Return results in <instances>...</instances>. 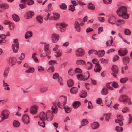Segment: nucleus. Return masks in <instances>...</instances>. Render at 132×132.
<instances>
[{
    "label": "nucleus",
    "mask_w": 132,
    "mask_h": 132,
    "mask_svg": "<svg viewBox=\"0 0 132 132\" xmlns=\"http://www.w3.org/2000/svg\"><path fill=\"white\" fill-rule=\"evenodd\" d=\"M127 12V9L124 6H122L119 8L116 12L119 16H121L123 18L126 19H128L129 17V15Z\"/></svg>",
    "instance_id": "nucleus-1"
},
{
    "label": "nucleus",
    "mask_w": 132,
    "mask_h": 132,
    "mask_svg": "<svg viewBox=\"0 0 132 132\" xmlns=\"http://www.w3.org/2000/svg\"><path fill=\"white\" fill-rule=\"evenodd\" d=\"M49 45L48 44H46L45 45L44 47V53H42L40 56L42 57H44L47 56V57L48 59H50L51 56L50 55H48L50 54V51L49 49Z\"/></svg>",
    "instance_id": "nucleus-2"
},
{
    "label": "nucleus",
    "mask_w": 132,
    "mask_h": 132,
    "mask_svg": "<svg viewBox=\"0 0 132 132\" xmlns=\"http://www.w3.org/2000/svg\"><path fill=\"white\" fill-rule=\"evenodd\" d=\"M9 114L10 112L9 110L5 109L3 110L0 115V117L1 118V121L7 119L8 118Z\"/></svg>",
    "instance_id": "nucleus-3"
},
{
    "label": "nucleus",
    "mask_w": 132,
    "mask_h": 132,
    "mask_svg": "<svg viewBox=\"0 0 132 132\" xmlns=\"http://www.w3.org/2000/svg\"><path fill=\"white\" fill-rule=\"evenodd\" d=\"M12 47L14 53H17L18 52L19 48V45L17 39H14Z\"/></svg>",
    "instance_id": "nucleus-4"
},
{
    "label": "nucleus",
    "mask_w": 132,
    "mask_h": 132,
    "mask_svg": "<svg viewBox=\"0 0 132 132\" xmlns=\"http://www.w3.org/2000/svg\"><path fill=\"white\" fill-rule=\"evenodd\" d=\"M56 28L58 30L61 32H63L65 31V30H62L61 27L64 28L67 27V25L64 22L60 23H57L56 25Z\"/></svg>",
    "instance_id": "nucleus-5"
},
{
    "label": "nucleus",
    "mask_w": 132,
    "mask_h": 132,
    "mask_svg": "<svg viewBox=\"0 0 132 132\" xmlns=\"http://www.w3.org/2000/svg\"><path fill=\"white\" fill-rule=\"evenodd\" d=\"M60 98L64 100V101L62 103H60L59 102H58L57 105L59 108L62 109L63 108L62 107L64 106L66 104L67 98L65 96H62L60 97Z\"/></svg>",
    "instance_id": "nucleus-6"
},
{
    "label": "nucleus",
    "mask_w": 132,
    "mask_h": 132,
    "mask_svg": "<svg viewBox=\"0 0 132 132\" xmlns=\"http://www.w3.org/2000/svg\"><path fill=\"white\" fill-rule=\"evenodd\" d=\"M16 59L14 57H10L7 59V61L9 64L11 66L14 65L16 62Z\"/></svg>",
    "instance_id": "nucleus-7"
},
{
    "label": "nucleus",
    "mask_w": 132,
    "mask_h": 132,
    "mask_svg": "<svg viewBox=\"0 0 132 132\" xmlns=\"http://www.w3.org/2000/svg\"><path fill=\"white\" fill-rule=\"evenodd\" d=\"M53 113L50 110H48L47 111V120L48 121H51L53 117Z\"/></svg>",
    "instance_id": "nucleus-8"
},
{
    "label": "nucleus",
    "mask_w": 132,
    "mask_h": 132,
    "mask_svg": "<svg viewBox=\"0 0 132 132\" xmlns=\"http://www.w3.org/2000/svg\"><path fill=\"white\" fill-rule=\"evenodd\" d=\"M22 120L23 122L26 124H28L30 122L29 116L27 114H24L22 116Z\"/></svg>",
    "instance_id": "nucleus-9"
},
{
    "label": "nucleus",
    "mask_w": 132,
    "mask_h": 132,
    "mask_svg": "<svg viewBox=\"0 0 132 132\" xmlns=\"http://www.w3.org/2000/svg\"><path fill=\"white\" fill-rule=\"evenodd\" d=\"M59 38V36L58 34L54 33L52 35V41L53 43H56L58 41Z\"/></svg>",
    "instance_id": "nucleus-10"
},
{
    "label": "nucleus",
    "mask_w": 132,
    "mask_h": 132,
    "mask_svg": "<svg viewBox=\"0 0 132 132\" xmlns=\"http://www.w3.org/2000/svg\"><path fill=\"white\" fill-rule=\"evenodd\" d=\"M128 97L126 95L124 94L120 96L119 100L120 102L125 103L128 100Z\"/></svg>",
    "instance_id": "nucleus-11"
},
{
    "label": "nucleus",
    "mask_w": 132,
    "mask_h": 132,
    "mask_svg": "<svg viewBox=\"0 0 132 132\" xmlns=\"http://www.w3.org/2000/svg\"><path fill=\"white\" fill-rule=\"evenodd\" d=\"M84 54V50L81 48H79L75 51V54L77 56H81Z\"/></svg>",
    "instance_id": "nucleus-12"
},
{
    "label": "nucleus",
    "mask_w": 132,
    "mask_h": 132,
    "mask_svg": "<svg viewBox=\"0 0 132 132\" xmlns=\"http://www.w3.org/2000/svg\"><path fill=\"white\" fill-rule=\"evenodd\" d=\"M88 77H85V76L81 74H78L77 75V77L79 80H85L87 79L90 76V74L89 73L88 71Z\"/></svg>",
    "instance_id": "nucleus-13"
},
{
    "label": "nucleus",
    "mask_w": 132,
    "mask_h": 132,
    "mask_svg": "<svg viewBox=\"0 0 132 132\" xmlns=\"http://www.w3.org/2000/svg\"><path fill=\"white\" fill-rule=\"evenodd\" d=\"M34 15V13L31 11H29L26 12L24 15V18L27 19H29L31 18Z\"/></svg>",
    "instance_id": "nucleus-14"
},
{
    "label": "nucleus",
    "mask_w": 132,
    "mask_h": 132,
    "mask_svg": "<svg viewBox=\"0 0 132 132\" xmlns=\"http://www.w3.org/2000/svg\"><path fill=\"white\" fill-rule=\"evenodd\" d=\"M38 106H31L30 110V113L32 114H36L37 112Z\"/></svg>",
    "instance_id": "nucleus-15"
},
{
    "label": "nucleus",
    "mask_w": 132,
    "mask_h": 132,
    "mask_svg": "<svg viewBox=\"0 0 132 132\" xmlns=\"http://www.w3.org/2000/svg\"><path fill=\"white\" fill-rule=\"evenodd\" d=\"M39 116L41 121H45L47 120V115L44 112H40Z\"/></svg>",
    "instance_id": "nucleus-16"
},
{
    "label": "nucleus",
    "mask_w": 132,
    "mask_h": 132,
    "mask_svg": "<svg viewBox=\"0 0 132 132\" xmlns=\"http://www.w3.org/2000/svg\"><path fill=\"white\" fill-rule=\"evenodd\" d=\"M53 106L51 107L52 112L53 113L56 114L58 112V109L56 106V103L55 102L53 103Z\"/></svg>",
    "instance_id": "nucleus-17"
},
{
    "label": "nucleus",
    "mask_w": 132,
    "mask_h": 132,
    "mask_svg": "<svg viewBox=\"0 0 132 132\" xmlns=\"http://www.w3.org/2000/svg\"><path fill=\"white\" fill-rule=\"evenodd\" d=\"M74 28L78 32L81 31V28L80 26V24L77 21H76L74 23Z\"/></svg>",
    "instance_id": "nucleus-18"
},
{
    "label": "nucleus",
    "mask_w": 132,
    "mask_h": 132,
    "mask_svg": "<svg viewBox=\"0 0 132 132\" xmlns=\"http://www.w3.org/2000/svg\"><path fill=\"white\" fill-rule=\"evenodd\" d=\"M108 22L110 23L114 24L116 22V18L114 16H112L108 19Z\"/></svg>",
    "instance_id": "nucleus-19"
},
{
    "label": "nucleus",
    "mask_w": 132,
    "mask_h": 132,
    "mask_svg": "<svg viewBox=\"0 0 132 132\" xmlns=\"http://www.w3.org/2000/svg\"><path fill=\"white\" fill-rule=\"evenodd\" d=\"M118 53L120 56H123L127 54V51L126 50L121 49L118 51Z\"/></svg>",
    "instance_id": "nucleus-20"
},
{
    "label": "nucleus",
    "mask_w": 132,
    "mask_h": 132,
    "mask_svg": "<svg viewBox=\"0 0 132 132\" xmlns=\"http://www.w3.org/2000/svg\"><path fill=\"white\" fill-rule=\"evenodd\" d=\"M6 37V36L4 34H0V38L2 39L0 40V45L2 44V43H4L6 42V40L4 39Z\"/></svg>",
    "instance_id": "nucleus-21"
},
{
    "label": "nucleus",
    "mask_w": 132,
    "mask_h": 132,
    "mask_svg": "<svg viewBox=\"0 0 132 132\" xmlns=\"http://www.w3.org/2000/svg\"><path fill=\"white\" fill-rule=\"evenodd\" d=\"M81 103L79 101H76L73 104V106L75 109L78 108L81 105Z\"/></svg>",
    "instance_id": "nucleus-22"
},
{
    "label": "nucleus",
    "mask_w": 132,
    "mask_h": 132,
    "mask_svg": "<svg viewBox=\"0 0 132 132\" xmlns=\"http://www.w3.org/2000/svg\"><path fill=\"white\" fill-rule=\"evenodd\" d=\"M32 36V32L29 31L27 32L25 34V38L27 39L31 37Z\"/></svg>",
    "instance_id": "nucleus-23"
},
{
    "label": "nucleus",
    "mask_w": 132,
    "mask_h": 132,
    "mask_svg": "<svg viewBox=\"0 0 132 132\" xmlns=\"http://www.w3.org/2000/svg\"><path fill=\"white\" fill-rule=\"evenodd\" d=\"M48 90V87L43 86L40 88L39 91L41 93H44L47 91Z\"/></svg>",
    "instance_id": "nucleus-24"
},
{
    "label": "nucleus",
    "mask_w": 132,
    "mask_h": 132,
    "mask_svg": "<svg viewBox=\"0 0 132 132\" xmlns=\"http://www.w3.org/2000/svg\"><path fill=\"white\" fill-rule=\"evenodd\" d=\"M87 96L86 92L84 91H81L80 93L79 96L81 98H85Z\"/></svg>",
    "instance_id": "nucleus-25"
},
{
    "label": "nucleus",
    "mask_w": 132,
    "mask_h": 132,
    "mask_svg": "<svg viewBox=\"0 0 132 132\" xmlns=\"http://www.w3.org/2000/svg\"><path fill=\"white\" fill-rule=\"evenodd\" d=\"M112 70L114 73L116 74L118 73V67L117 65H113L112 68Z\"/></svg>",
    "instance_id": "nucleus-26"
},
{
    "label": "nucleus",
    "mask_w": 132,
    "mask_h": 132,
    "mask_svg": "<svg viewBox=\"0 0 132 132\" xmlns=\"http://www.w3.org/2000/svg\"><path fill=\"white\" fill-rule=\"evenodd\" d=\"M60 17V15L58 13H54L53 14V17H51L50 19L51 20H53V18L54 19V20H56L59 19Z\"/></svg>",
    "instance_id": "nucleus-27"
},
{
    "label": "nucleus",
    "mask_w": 132,
    "mask_h": 132,
    "mask_svg": "<svg viewBox=\"0 0 132 132\" xmlns=\"http://www.w3.org/2000/svg\"><path fill=\"white\" fill-rule=\"evenodd\" d=\"M123 63L125 64L126 65L129 62L130 59L128 57H125L122 59Z\"/></svg>",
    "instance_id": "nucleus-28"
},
{
    "label": "nucleus",
    "mask_w": 132,
    "mask_h": 132,
    "mask_svg": "<svg viewBox=\"0 0 132 132\" xmlns=\"http://www.w3.org/2000/svg\"><path fill=\"white\" fill-rule=\"evenodd\" d=\"M101 69V68L99 65V64H97L95 65L94 69V70L96 72H100Z\"/></svg>",
    "instance_id": "nucleus-29"
},
{
    "label": "nucleus",
    "mask_w": 132,
    "mask_h": 132,
    "mask_svg": "<svg viewBox=\"0 0 132 132\" xmlns=\"http://www.w3.org/2000/svg\"><path fill=\"white\" fill-rule=\"evenodd\" d=\"M107 87L104 86L102 89L101 94L103 95H106L108 93Z\"/></svg>",
    "instance_id": "nucleus-30"
},
{
    "label": "nucleus",
    "mask_w": 132,
    "mask_h": 132,
    "mask_svg": "<svg viewBox=\"0 0 132 132\" xmlns=\"http://www.w3.org/2000/svg\"><path fill=\"white\" fill-rule=\"evenodd\" d=\"M99 125V124L98 122H94L93 123L92 127L93 129H95L98 128Z\"/></svg>",
    "instance_id": "nucleus-31"
},
{
    "label": "nucleus",
    "mask_w": 132,
    "mask_h": 132,
    "mask_svg": "<svg viewBox=\"0 0 132 132\" xmlns=\"http://www.w3.org/2000/svg\"><path fill=\"white\" fill-rule=\"evenodd\" d=\"M74 84L73 80L71 79H70L68 81L67 85L69 87L72 86Z\"/></svg>",
    "instance_id": "nucleus-32"
},
{
    "label": "nucleus",
    "mask_w": 132,
    "mask_h": 132,
    "mask_svg": "<svg viewBox=\"0 0 132 132\" xmlns=\"http://www.w3.org/2000/svg\"><path fill=\"white\" fill-rule=\"evenodd\" d=\"M76 63L78 65L84 64L85 63V62L82 60H78L77 61Z\"/></svg>",
    "instance_id": "nucleus-33"
},
{
    "label": "nucleus",
    "mask_w": 132,
    "mask_h": 132,
    "mask_svg": "<svg viewBox=\"0 0 132 132\" xmlns=\"http://www.w3.org/2000/svg\"><path fill=\"white\" fill-rule=\"evenodd\" d=\"M110 114L109 113L104 114L103 117H105V120L106 121L108 122L109 121L110 118Z\"/></svg>",
    "instance_id": "nucleus-34"
},
{
    "label": "nucleus",
    "mask_w": 132,
    "mask_h": 132,
    "mask_svg": "<svg viewBox=\"0 0 132 132\" xmlns=\"http://www.w3.org/2000/svg\"><path fill=\"white\" fill-rule=\"evenodd\" d=\"M70 91L72 93L75 94L78 91V89L76 87H73L71 89Z\"/></svg>",
    "instance_id": "nucleus-35"
},
{
    "label": "nucleus",
    "mask_w": 132,
    "mask_h": 132,
    "mask_svg": "<svg viewBox=\"0 0 132 132\" xmlns=\"http://www.w3.org/2000/svg\"><path fill=\"white\" fill-rule=\"evenodd\" d=\"M105 102L106 106L108 107H109L112 103V101L110 100V98L108 99L107 98Z\"/></svg>",
    "instance_id": "nucleus-36"
},
{
    "label": "nucleus",
    "mask_w": 132,
    "mask_h": 132,
    "mask_svg": "<svg viewBox=\"0 0 132 132\" xmlns=\"http://www.w3.org/2000/svg\"><path fill=\"white\" fill-rule=\"evenodd\" d=\"M50 15L49 13L46 12L44 14V19L46 20H47L48 19Z\"/></svg>",
    "instance_id": "nucleus-37"
},
{
    "label": "nucleus",
    "mask_w": 132,
    "mask_h": 132,
    "mask_svg": "<svg viewBox=\"0 0 132 132\" xmlns=\"http://www.w3.org/2000/svg\"><path fill=\"white\" fill-rule=\"evenodd\" d=\"M104 54L105 52L104 50H102L99 51L97 55L99 57H102L104 55Z\"/></svg>",
    "instance_id": "nucleus-38"
},
{
    "label": "nucleus",
    "mask_w": 132,
    "mask_h": 132,
    "mask_svg": "<svg viewBox=\"0 0 132 132\" xmlns=\"http://www.w3.org/2000/svg\"><path fill=\"white\" fill-rule=\"evenodd\" d=\"M65 109V111L66 113H69L71 111V108L68 106H66L64 107Z\"/></svg>",
    "instance_id": "nucleus-39"
},
{
    "label": "nucleus",
    "mask_w": 132,
    "mask_h": 132,
    "mask_svg": "<svg viewBox=\"0 0 132 132\" xmlns=\"http://www.w3.org/2000/svg\"><path fill=\"white\" fill-rule=\"evenodd\" d=\"M36 19L37 21L40 23H42L43 22V17L40 16H37Z\"/></svg>",
    "instance_id": "nucleus-40"
},
{
    "label": "nucleus",
    "mask_w": 132,
    "mask_h": 132,
    "mask_svg": "<svg viewBox=\"0 0 132 132\" xmlns=\"http://www.w3.org/2000/svg\"><path fill=\"white\" fill-rule=\"evenodd\" d=\"M12 17L13 20L15 21H18L19 20V17L15 14H13L12 15Z\"/></svg>",
    "instance_id": "nucleus-41"
},
{
    "label": "nucleus",
    "mask_w": 132,
    "mask_h": 132,
    "mask_svg": "<svg viewBox=\"0 0 132 132\" xmlns=\"http://www.w3.org/2000/svg\"><path fill=\"white\" fill-rule=\"evenodd\" d=\"M13 124L14 127H17L20 126V123L18 121L15 120L14 121Z\"/></svg>",
    "instance_id": "nucleus-42"
},
{
    "label": "nucleus",
    "mask_w": 132,
    "mask_h": 132,
    "mask_svg": "<svg viewBox=\"0 0 132 132\" xmlns=\"http://www.w3.org/2000/svg\"><path fill=\"white\" fill-rule=\"evenodd\" d=\"M37 55L35 53H34L32 55V57L34 59V61L36 63L38 62V60L37 58L36 57V55Z\"/></svg>",
    "instance_id": "nucleus-43"
},
{
    "label": "nucleus",
    "mask_w": 132,
    "mask_h": 132,
    "mask_svg": "<svg viewBox=\"0 0 132 132\" xmlns=\"http://www.w3.org/2000/svg\"><path fill=\"white\" fill-rule=\"evenodd\" d=\"M60 8L62 10H65L67 8V6L65 3H62L59 5Z\"/></svg>",
    "instance_id": "nucleus-44"
},
{
    "label": "nucleus",
    "mask_w": 132,
    "mask_h": 132,
    "mask_svg": "<svg viewBox=\"0 0 132 132\" xmlns=\"http://www.w3.org/2000/svg\"><path fill=\"white\" fill-rule=\"evenodd\" d=\"M1 8L3 9H6L9 7V5L6 4L4 3L1 5Z\"/></svg>",
    "instance_id": "nucleus-45"
},
{
    "label": "nucleus",
    "mask_w": 132,
    "mask_h": 132,
    "mask_svg": "<svg viewBox=\"0 0 132 132\" xmlns=\"http://www.w3.org/2000/svg\"><path fill=\"white\" fill-rule=\"evenodd\" d=\"M124 31L125 34L127 35H129L131 34L130 30L127 29H125Z\"/></svg>",
    "instance_id": "nucleus-46"
},
{
    "label": "nucleus",
    "mask_w": 132,
    "mask_h": 132,
    "mask_svg": "<svg viewBox=\"0 0 132 132\" xmlns=\"http://www.w3.org/2000/svg\"><path fill=\"white\" fill-rule=\"evenodd\" d=\"M34 69L32 68H29L27 70L25 71L26 73H31L33 72L34 71Z\"/></svg>",
    "instance_id": "nucleus-47"
},
{
    "label": "nucleus",
    "mask_w": 132,
    "mask_h": 132,
    "mask_svg": "<svg viewBox=\"0 0 132 132\" xmlns=\"http://www.w3.org/2000/svg\"><path fill=\"white\" fill-rule=\"evenodd\" d=\"M116 130L118 132H121L123 130V128L122 127L117 126L116 127Z\"/></svg>",
    "instance_id": "nucleus-48"
},
{
    "label": "nucleus",
    "mask_w": 132,
    "mask_h": 132,
    "mask_svg": "<svg viewBox=\"0 0 132 132\" xmlns=\"http://www.w3.org/2000/svg\"><path fill=\"white\" fill-rule=\"evenodd\" d=\"M68 73L69 75L71 76H73L75 74L72 69H70L68 71Z\"/></svg>",
    "instance_id": "nucleus-49"
},
{
    "label": "nucleus",
    "mask_w": 132,
    "mask_h": 132,
    "mask_svg": "<svg viewBox=\"0 0 132 132\" xmlns=\"http://www.w3.org/2000/svg\"><path fill=\"white\" fill-rule=\"evenodd\" d=\"M44 121H40L38 122V124L39 125L42 126L43 127H44L45 125V123Z\"/></svg>",
    "instance_id": "nucleus-50"
},
{
    "label": "nucleus",
    "mask_w": 132,
    "mask_h": 132,
    "mask_svg": "<svg viewBox=\"0 0 132 132\" xmlns=\"http://www.w3.org/2000/svg\"><path fill=\"white\" fill-rule=\"evenodd\" d=\"M75 71L76 73H80L82 72V70L79 68H77L75 70Z\"/></svg>",
    "instance_id": "nucleus-51"
},
{
    "label": "nucleus",
    "mask_w": 132,
    "mask_h": 132,
    "mask_svg": "<svg viewBox=\"0 0 132 132\" xmlns=\"http://www.w3.org/2000/svg\"><path fill=\"white\" fill-rule=\"evenodd\" d=\"M49 64L50 65H53L57 63L56 61L54 60H51L48 62Z\"/></svg>",
    "instance_id": "nucleus-52"
},
{
    "label": "nucleus",
    "mask_w": 132,
    "mask_h": 132,
    "mask_svg": "<svg viewBox=\"0 0 132 132\" xmlns=\"http://www.w3.org/2000/svg\"><path fill=\"white\" fill-rule=\"evenodd\" d=\"M88 123V122L86 119H84L82 121L81 125L82 126L86 125Z\"/></svg>",
    "instance_id": "nucleus-53"
},
{
    "label": "nucleus",
    "mask_w": 132,
    "mask_h": 132,
    "mask_svg": "<svg viewBox=\"0 0 132 132\" xmlns=\"http://www.w3.org/2000/svg\"><path fill=\"white\" fill-rule=\"evenodd\" d=\"M111 83V82L107 84H106V86L105 87H107V89L108 88H109L110 90H112L113 89V88L110 86Z\"/></svg>",
    "instance_id": "nucleus-54"
},
{
    "label": "nucleus",
    "mask_w": 132,
    "mask_h": 132,
    "mask_svg": "<svg viewBox=\"0 0 132 132\" xmlns=\"http://www.w3.org/2000/svg\"><path fill=\"white\" fill-rule=\"evenodd\" d=\"M54 67L53 66H52L50 67L47 70V71L48 72H50L51 71L52 72H53L54 71Z\"/></svg>",
    "instance_id": "nucleus-55"
},
{
    "label": "nucleus",
    "mask_w": 132,
    "mask_h": 132,
    "mask_svg": "<svg viewBox=\"0 0 132 132\" xmlns=\"http://www.w3.org/2000/svg\"><path fill=\"white\" fill-rule=\"evenodd\" d=\"M117 22L119 23V24H116L118 26H119L120 24H122L125 23L124 21L122 20H118L117 21Z\"/></svg>",
    "instance_id": "nucleus-56"
},
{
    "label": "nucleus",
    "mask_w": 132,
    "mask_h": 132,
    "mask_svg": "<svg viewBox=\"0 0 132 132\" xmlns=\"http://www.w3.org/2000/svg\"><path fill=\"white\" fill-rule=\"evenodd\" d=\"M128 80V79L127 78H123L120 80V81L122 83H124L127 81Z\"/></svg>",
    "instance_id": "nucleus-57"
},
{
    "label": "nucleus",
    "mask_w": 132,
    "mask_h": 132,
    "mask_svg": "<svg viewBox=\"0 0 132 132\" xmlns=\"http://www.w3.org/2000/svg\"><path fill=\"white\" fill-rule=\"evenodd\" d=\"M58 81L59 84L61 85H63V83L62 82V78L61 77H58Z\"/></svg>",
    "instance_id": "nucleus-58"
},
{
    "label": "nucleus",
    "mask_w": 132,
    "mask_h": 132,
    "mask_svg": "<svg viewBox=\"0 0 132 132\" xmlns=\"http://www.w3.org/2000/svg\"><path fill=\"white\" fill-rule=\"evenodd\" d=\"M37 68L38 71L40 72H42L44 70L43 67L42 66H38Z\"/></svg>",
    "instance_id": "nucleus-59"
},
{
    "label": "nucleus",
    "mask_w": 132,
    "mask_h": 132,
    "mask_svg": "<svg viewBox=\"0 0 132 132\" xmlns=\"http://www.w3.org/2000/svg\"><path fill=\"white\" fill-rule=\"evenodd\" d=\"M128 115L129 118H128V123L129 124H130L132 122V116L130 114H129Z\"/></svg>",
    "instance_id": "nucleus-60"
},
{
    "label": "nucleus",
    "mask_w": 132,
    "mask_h": 132,
    "mask_svg": "<svg viewBox=\"0 0 132 132\" xmlns=\"http://www.w3.org/2000/svg\"><path fill=\"white\" fill-rule=\"evenodd\" d=\"M25 55L23 53H21V56L19 57V59L21 60H23L25 58Z\"/></svg>",
    "instance_id": "nucleus-61"
},
{
    "label": "nucleus",
    "mask_w": 132,
    "mask_h": 132,
    "mask_svg": "<svg viewBox=\"0 0 132 132\" xmlns=\"http://www.w3.org/2000/svg\"><path fill=\"white\" fill-rule=\"evenodd\" d=\"M117 119L116 120H123L124 118L121 115H119L118 116H117Z\"/></svg>",
    "instance_id": "nucleus-62"
},
{
    "label": "nucleus",
    "mask_w": 132,
    "mask_h": 132,
    "mask_svg": "<svg viewBox=\"0 0 132 132\" xmlns=\"http://www.w3.org/2000/svg\"><path fill=\"white\" fill-rule=\"evenodd\" d=\"M111 85L114 88H117L118 87V85L117 83L116 82H114L113 83H111Z\"/></svg>",
    "instance_id": "nucleus-63"
},
{
    "label": "nucleus",
    "mask_w": 132,
    "mask_h": 132,
    "mask_svg": "<svg viewBox=\"0 0 132 132\" xmlns=\"http://www.w3.org/2000/svg\"><path fill=\"white\" fill-rule=\"evenodd\" d=\"M34 3V2L33 0H28L27 1V4L29 5H31Z\"/></svg>",
    "instance_id": "nucleus-64"
}]
</instances>
